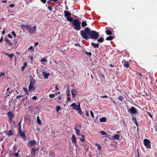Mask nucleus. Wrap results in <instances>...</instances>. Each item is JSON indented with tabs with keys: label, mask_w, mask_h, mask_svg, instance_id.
I'll use <instances>...</instances> for the list:
<instances>
[{
	"label": "nucleus",
	"mask_w": 157,
	"mask_h": 157,
	"mask_svg": "<svg viewBox=\"0 0 157 157\" xmlns=\"http://www.w3.org/2000/svg\"><path fill=\"white\" fill-rule=\"evenodd\" d=\"M90 30V29L88 27L86 28L84 30H81L80 33L82 38L86 40L89 39Z\"/></svg>",
	"instance_id": "1"
},
{
	"label": "nucleus",
	"mask_w": 157,
	"mask_h": 157,
	"mask_svg": "<svg viewBox=\"0 0 157 157\" xmlns=\"http://www.w3.org/2000/svg\"><path fill=\"white\" fill-rule=\"evenodd\" d=\"M73 28L76 30H79L81 29V22L77 19H74L71 22Z\"/></svg>",
	"instance_id": "2"
},
{
	"label": "nucleus",
	"mask_w": 157,
	"mask_h": 157,
	"mask_svg": "<svg viewBox=\"0 0 157 157\" xmlns=\"http://www.w3.org/2000/svg\"><path fill=\"white\" fill-rule=\"evenodd\" d=\"M99 36L98 34L96 32L93 30L90 31V37L91 39L97 40Z\"/></svg>",
	"instance_id": "3"
},
{
	"label": "nucleus",
	"mask_w": 157,
	"mask_h": 157,
	"mask_svg": "<svg viewBox=\"0 0 157 157\" xmlns=\"http://www.w3.org/2000/svg\"><path fill=\"white\" fill-rule=\"evenodd\" d=\"M35 82V81L34 79H32L31 80L29 87V90L30 92L32 91L35 89L34 86Z\"/></svg>",
	"instance_id": "4"
},
{
	"label": "nucleus",
	"mask_w": 157,
	"mask_h": 157,
	"mask_svg": "<svg viewBox=\"0 0 157 157\" xmlns=\"http://www.w3.org/2000/svg\"><path fill=\"white\" fill-rule=\"evenodd\" d=\"M27 29L29 32L30 33H34V31H35L36 29V25L34 26L33 27H31V25H29V26L27 27Z\"/></svg>",
	"instance_id": "5"
},
{
	"label": "nucleus",
	"mask_w": 157,
	"mask_h": 157,
	"mask_svg": "<svg viewBox=\"0 0 157 157\" xmlns=\"http://www.w3.org/2000/svg\"><path fill=\"white\" fill-rule=\"evenodd\" d=\"M128 111L131 114L132 113L135 114H138L137 110L134 107H132L130 109H128Z\"/></svg>",
	"instance_id": "6"
},
{
	"label": "nucleus",
	"mask_w": 157,
	"mask_h": 157,
	"mask_svg": "<svg viewBox=\"0 0 157 157\" xmlns=\"http://www.w3.org/2000/svg\"><path fill=\"white\" fill-rule=\"evenodd\" d=\"M144 144L147 148H150V141L146 139H144Z\"/></svg>",
	"instance_id": "7"
},
{
	"label": "nucleus",
	"mask_w": 157,
	"mask_h": 157,
	"mask_svg": "<svg viewBox=\"0 0 157 157\" xmlns=\"http://www.w3.org/2000/svg\"><path fill=\"white\" fill-rule=\"evenodd\" d=\"M72 106L73 107V109H75L77 110H78L79 109H80V103L77 105L75 103H73L70 105V107Z\"/></svg>",
	"instance_id": "8"
},
{
	"label": "nucleus",
	"mask_w": 157,
	"mask_h": 157,
	"mask_svg": "<svg viewBox=\"0 0 157 157\" xmlns=\"http://www.w3.org/2000/svg\"><path fill=\"white\" fill-rule=\"evenodd\" d=\"M39 149V148L38 147L36 149H34L33 148H32V150L31 151V157H34L36 155V151Z\"/></svg>",
	"instance_id": "9"
},
{
	"label": "nucleus",
	"mask_w": 157,
	"mask_h": 157,
	"mask_svg": "<svg viewBox=\"0 0 157 157\" xmlns=\"http://www.w3.org/2000/svg\"><path fill=\"white\" fill-rule=\"evenodd\" d=\"M36 141L35 140H31L28 143V145L29 147H32L36 144Z\"/></svg>",
	"instance_id": "10"
},
{
	"label": "nucleus",
	"mask_w": 157,
	"mask_h": 157,
	"mask_svg": "<svg viewBox=\"0 0 157 157\" xmlns=\"http://www.w3.org/2000/svg\"><path fill=\"white\" fill-rule=\"evenodd\" d=\"M14 131L12 129L9 131H5V133L8 136H10L12 135Z\"/></svg>",
	"instance_id": "11"
},
{
	"label": "nucleus",
	"mask_w": 157,
	"mask_h": 157,
	"mask_svg": "<svg viewBox=\"0 0 157 157\" xmlns=\"http://www.w3.org/2000/svg\"><path fill=\"white\" fill-rule=\"evenodd\" d=\"M71 140L72 142L75 144L76 146V147L77 146V144L76 142V137L74 134L72 135V137L71 138Z\"/></svg>",
	"instance_id": "12"
},
{
	"label": "nucleus",
	"mask_w": 157,
	"mask_h": 157,
	"mask_svg": "<svg viewBox=\"0 0 157 157\" xmlns=\"http://www.w3.org/2000/svg\"><path fill=\"white\" fill-rule=\"evenodd\" d=\"M19 130L18 135L19 136H21V137L23 139L25 138V136L24 132L21 131V129Z\"/></svg>",
	"instance_id": "13"
},
{
	"label": "nucleus",
	"mask_w": 157,
	"mask_h": 157,
	"mask_svg": "<svg viewBox=\"0 0 157 157\" xmlns=\"http://www.w3.org/2000/svg\"><path fill=\"white\" fill-rule=\"evenodd\" d=\"M72 97L75 98L77 94V91L74 89H72L71 91Z\"/></svg>",
	"instance_id": "14"
},
{
	"label": "nucleus",
	"mask_w": 157,
	"mask_h": 157,
	"mask_svg": "<svg viewBox=\"0 0 157 157\" xmlns=\"http://www.w3.org/2000/svg\"><path fill=\"white\" fill-rule=\"evenodd\" d=\"M64 16L66 17H71V13L67 10L64 11Z\"/></svg>",
	"instance_id": "15"
},
{
	"label": "nucleus",
	"mask_w": 157,
	"mask_h": 157,
	"mask_svg": "<svg viewBox=\"0 0 157 157\" xmlns=\"http://www.w3.org/2000/svg\"><path fill=\"white\" fill-rule=\"evenodd\" d=\"M42 74L44 78L46 79H47L48 78L50 74L49 73H47L45 72H43Z\"/></svg>",
	"instance_id": "16"
},
{
	"label": "nucleus",
	"mask_w": 157,
	"mask_h": 157,
	"mask_svg": "<svg viewBox=\"0 0 157 157\" xmlns=\"http://www.w3.org/2000/svg\"><path fill=\"white\" fill-rule=\"evenodd\" d=\"M7 115L8 116L9 118H13L14 117V115L13 113L10 112H8Z\"/></svg>",
	"instance_id": "17"
},
{
	"label": "nucleus",
	"mask_w": 157,
	"mask_h": 157,
	"mask_svg": "<svg viewBox=\"0 0 157 157\" xmlns=\"http://www.w3.org/2000/svg\"><path fill=\"white\" fill-rule=\"evenodd\" d=\"M4 41L6 42L10 46L12 45V43L11 41L9 40L7 38L4 39Z\"/></svg>",
	"instance_id": "18"
},
{
	"label": "nucleus",
	"mask_w": 157,
	"mask_h": 157,
	"mask_svg": "<svg viewBox=\"0 0 157 157\" xmlns=\"http://www.w3.org/2000/svg\"><path fill=\"white\" fill-rule=\"evenodd\" d=\"M4 54L9 56L11 59L14 56V55L13 53H11L10 54H9L8 53H6Z\"/></svg>",
	"instance_id": "19"
},
{
	"label": "nucleus",
	"mask_w": 157,
	"mask_h": 157,
	"mask_svg": "<svg viewBox=\"0 0 157 157\" xmlns=\"http://www.w3.org/2000/svg\"><path fill=\"white\" fill-rule=\"evenodd\" d=\"M75 132H76V133L77 136H80L81 135L80 134V130L76 128H75Z\"/></svg>",
	"instance_id": "20"
},
{
	"label": "nucleus",
	"mask_w": 157,
	"mask_h": 157,
	"mask_svg": "<svg viewBox=\"0 0 157 157\" xmlns=\"http://www.w3.org/2000/svg\"><path fill=\"white\" fill-rule=\"evenodd\" d=\"M29 25H22L21 26V28H22L23 30L25 29V28L27 29V26H29Z\"/></svg>",
	"instance_id": "21"
},
{
	"label": "nucleus",
	"mask_w": 157,
	"mask_h": 157,
	"mask_svg": "<svg viewBox=\"0 0 157 157\" xmlns=\"http://www.w3.org/2000/svg\"><path fill=\"white\" fill-rule=\"evenodd\" d=\"M91 45L93 46L94 48H98V43L95 44L94 43H91Z\"/></svg>",
	"instance_id": "22"
},
{
	"label": "nucleus",
	"mask_w": 157,
	"mask_h": 157,
	"mask_svg": "<svg viewBox=\"0 0 157 157\" xmlns=\"http://www.w3.org/2000/svg\"><path fill=\"white\" fill-rule=\"evenodd\" d=\"M66 93L67 96H70V91H69V88L68 86L67 87L66 91Z\"/></svg>",
	"instance_id": "23"
},
{
	"label": "nucleus",
	"mask_w": 157,
	"mask_h": 157,
	"mask_svg": "<svg viewBox=\"0 0 157 157\" xmlns=\"http://www.w3.org/2000/svg\"><path fill=\"white\" fill-rule=\"evenodd\" d=\"M86 22V21H82V22L81 25L82 27H85L87 25V24Z\"/></svg>",
	"instance_id": "24"
},
{
	"label": "nucleus",
	"mask_w": 157,
	"mask_h": 157,
	"mask_svg": "<svg viewBox=\"0 0 157 157\" xmlns=\"http://www.w3.org/2000/svg\"><path fill=\"white\" fill-rule=\"evenodd\" d=\"M118 100H119L120 101H124V99L123 97L122 96L120 95L119 97L118 98Z\"/></svg>",
	"instance_id": "25"
},
{
	"label": "nucleus",
	"mask_w": 157,
	"mask_h": 157,
	"mask_svg": "<svg viewBox=\"0 0 157 157\" xmlns=\"http://www.w3.org/2000/svg\"><path fill=\"white\" fill-rule=\"evenodd\" d=\"M113 137L114 139L119 140L120 138V135L117 134L115 135Z\"/></svg>",
	"instance_id": "26"
},
{
	"label": "nucleus",
	"mask_w": 157,
	"mask_h": 157,
	"mask_svg": "<svg viewBox=\"0 0 157 157\" xmlns=\"http://www.w3.org/2000/svg\"><path fill=\"white\" fill-rule=\"evenodd\" d=\"M100 121L101 122H106V118L105 117H102L100 119Z\"/></svg>",
	"instance_id": "27"
},
{
	"label": "nucleus",
	"mask_w": 157,
	"mask_h": 157,
	"mask_svg": "<svg viewBox=\"0 0 157 157\" xmlns=\"http://www.w3.org/2000/svg\"><path fill=\"white\" fill-rule=\"evenodd\" d=\"M67 20L69 21H72L73 20V18L71 17H67Z\"/></svg>",
	"instance_id": "28"
},
{
	"label": "nucleus",
	"mask_w": 157,
	"mask_h": 157,
	"mask_svg": "<svg viewBox=\"0 0 157 157\" xmlns=\"http://www.w3.org/2000/svg\"><path fill=\"white\" fill-rule=\"evenodd\" d=\"M80 136H81V137L80 138V140L82 142H83L84 141V136L83 135H81Z\"/></svg>",
	"instance_id": "29"
},
{
	"label": "nucleus",
	"mask_w": 157,
	"mask_h": 157,
	"mask_svg": "<svg viewBox=\"0 0 157 157\" xmlns=\"http://www.w3.org/2000/svg\"><path fill=\"white\" fill-rule=\"evenodd\" d=\"M113 39V37L112 36H109L107 37L106 40H111Z\"/></svg>",
	"instance_id": "30"
},
{
	"label": "nucleus",
	"mask_w": 157,
	"mask_h": 157,
	"mask_svg": "<svg viewBox=\"0 0 157 157\" xmlns=\"http://www.w3.org/2000/svg\"><path fill=\"white\" fill-rule=\"evenodd\" d=\"M98 41L100 43L104 41V39L103 38H100L98 40Z\"/></svg>",
	"instance_id": "31"
},
{
	"label": "nucleus",
	"mask_w": 157,
	"mask_h": 157,
	"mask_svg": "<svg viewBox=\"0 0 157 157\" xmlns=\"http://www.w3.org/2000/svg\"><path fill=\"white\" fill-rule=\"evenodd\" d=\"M37 122L40 125L41 124V121L40 119H39V117H37Z\"/></svg>",
	"instance_id": "32"
},
{
	"label": "nucleus",
	"mask_w": 157,
	"mask_h": 157,
	"mask_svg": "<svg viewBox=\"0 0 157 157\" xmlns=\"http://www.w3.org/2000/svg\"><path fill=\"white\" fill-rule=\"evenodd\" d=\"M106 33L108 35H111L112 34V32L109 30L106 31Z\"/></svg>",
	"instance_id": "33"
},
{
	"label": "nucleus",
	"mask_w": 157,
	"mask_h": 157,
	"mask_svg": "<svg viewBox=\"0 0 157 157\" xmlns=\"http://www.w3.org/2000/svg\"><path fill=\"white\" fill-rule=\"evenodd\" d=\"M129 66V63L127 62H125L124 63V66L127 67H128Z\"/></svg>",
	"instance_id": "34"
},
{
	"label": "nucleus",
	"mask_w": 157,
	"mask_h": 157,
	"mask_svg": "<svg viewBox=\"0 0 157 157\" xmlns=\"http://www.w3.org/2000/svg\"><path fill=\"white\" fill-rule=\"evenodd\" d=\"M100 133L101 134V135H106L107 134L106 132L104 131H101L100 132Z\"/></svg>",
	"instance_id": "35"
},
{
	"label": "nucleus",
	"mask_w": 157,
	"mask_h": 157,
	"mask_svg": "<svg viewBox=\"0 0 157 157\" xmlns=\"http://www.w3.org/2000/svg\"><path fill=\"white\" fill-rule=\"evenodd\" d=\"M85 53L86 54L89 56H91L92 55V53L91 52H87L85 51Z\"/></svg>",
	"instance_id": "36"
},
{
	"label": "nucleus",
	"mask_w": 157,
	"mask_h": 157,
	"mask_svg": "<svg viewBox=\"0 0 157 157\" xmlns=\"http://www.w3.org/2000/svg\"><path fill=\"white\" fill-rule=\"evenodd\" d=\"M47 61V60L45 58H43L41 60L42 63H43L42 62H46Z\"/></svg>",
	"instance_id": "37"
},
{
	"label": "nucleus",
	"mask_w": 157,
	"mask_h": 157,
	"mask_svg": "<svg viewBox=\"0 0 157 157\" xmlns=\"http://www.w3.org/2000/svg\"><path fill=\"white\" fill-rule=\"evenodd\" d=\"M55 96V94H50L49 95V97L50 98H54Z\"/></svg>",
	"instance_id": "38"
},
{
	"label": "nucleus",
	"mask_w": 157,
	"mask_h": 157,
	"mask_svg": "<svg viewBox=\"0 0 157 157\" xmlns=\"http://www.w3.org/2000/svg\"><path fill=\"white\" fill-rule=\"evenodd\" d=\"M78 112L79 113V114L80 115H82L83 114V112H82V111L81 110V108L80 109H79L78 110Z\"/></svg>",
	"instance_id": "39"
},
{
	"label": "nucleus",
	"mask_w": 157,
	"mask_h": 157,
	"mask_svg": "<svg viewBox=\"0 0 157 157\" xmlns=\"http://www.w3.org/2000/svg\"><path fill=\"white\" fill-rule=\"evenodd\" d=\"M34 48H33V47L32 46H30L29 48H28V50H32V52H33L34 51Z\"/></svg>",
	"instance_id": "40"
},
{
	"label": "nucleus",
	"mask_w": 157,
	"mask_h": 157,
	"mask_svg": "<svg viewBox=\"0 0 157 157\" xmlns=\"http://www.w3.org/2000/svg\"><path fill=\"white\" fill-rule=\"evenodd\" d=\"M21 121H20L18 123V130H19L21 129Z\"/></svg>",
	"instance_id": "41"
},
{
	"label": "nucleus",
	"mask_w": 157,
	"mask_h": 157,
	"mask_svg": "<svg viewBox=\"0 0 157 157\" xmlns=\"http://www.w3.org/2000/svg\"><path fill=\"white\" fill-rule=\"evenodd\" d=\"M11 33L13 35V36H14V38H15L16 36V34L15 32L13 31H12V32Z\"/></svg>",
	"instance_id": "42"
},
{
	"label": "nucleus",
	"mask_w": 157,
	"mask_h": 157,
	"mask_svg": "<svg viewBox=\"0 0 157 157\" xmlns=\"http://www.w3.org/2000/svg\"><path fill=\"white\" fill-rule=\"evenodd\" d=\"M60 108H61L59 106H58L56 107V110L57 113H58V112L59 111L60 109Z\"/></svg>",
	"instance_id": "43"
},
{
	"label": "nucleus",
	"mask_w": 157,
	"mask_h": 157,
	"mask_svg": "<svg viewBox=\"0 0 157 157\" xmlns=\"http://www.w3.org/2000/svg\"><path fill=\"white\" fill-rule=\"evenodd\" d=\"M17 149V147L16 146H15L13 147V151L14 152H15Z\"/></svg>",
	"instance_id": "44"
},
{
	"label": "nucleus",
	"mask_w": 157,
	"mask_h": 157,
	"mask_svg": "<svg viewBox=\"0 0 157 157\" xmlns=\"http://www.w3.org/2000/svg\"><path fill=\"white\" fill-rule=\"evenodd\" d=\"M90 114H91V117L93 118H94V116L93 112H92V111H90Z\"/></svg>",
	"instance_id": "45"
},
{
	"label": "nucleus",
	"mask_w": 157,
	"mask_h": 157,
	"mask_svg": "<svg viewBox=\"0 0 157 157\" xmlns=\"http://www.w3.org/2000/svg\"><path fill=\"white\" fill-rule=\"evenodd\" d=\"M19 155V154L18 152L16 153H15L14 154V155L16 157H19V156H18Z\"/></svg>",
	"instance_id": "46"
},
{
	"label": "nucleus",
	"mask_w": 157,
	"mask_h": 157,
	"mask_svg": "<svg viewBox=\"0 0 157 157\" xmlns=\"http://www.w3.org/2000/svg\"><path fill=\"white\" fill-rule=\"evenodd\" d=\"M23 96V95H18L16 97V98L17 99H19V98L22 97Z\"/></svg>",
	"instance_id": "47"
},
{
	"label": "nucleus",
	"mask_w": 157,
	"mask_h": 157,
	"mask_svg": "<svg viewBox=\"0 0 157 157\" xmlns=\"http://www.w3.org/2000/svg\"><path fill=\"white\" fill-rule=\"evenodd\" d=\"M48 9L50 11H51L52 9V6H49L48 7Z\"/></svg>",
	"instance_id": "48"
},
{
	"label": "nucleus",
	"mask_w": 157,
	"mask_h": 157,
	"mask_svg": "<svg viewBox=\"0 0 157 157\" xmlns=\"http://www.w3.org/2000/svg\"><path fill=\"white\" fill-rule=\"evenodd\" d=\"M67 101H71V98H70V97H67Z\"/></svg>",
	"instance_id": "49"
},
{
	"label": "nucleus",
	"mask_w": 157,
	"mask_h": 157,
	"mask_svg": "<svg viewBox=\"0 0 157 157\" xmlns=\"http://www.w3.org/2000/svg\"><path fill=\"white\" fill-rule=\"evenodd\" d=\"M0 78L3 75L5 74V73L4 72H1L0 73Z\"/></svg>",
	"instance_id": "50"
},
{
	"label": "nucleus",
	"mask_w": 157,
	"mask_h": 157,
	"mask_svg": "<svg viewBox=\"0 0 157 157\" xmlns=\"http://www.w3.org/2000/svg\"><path fill=\"white\" fill-rule=\"evenodd\" d=\"M8 37L10 38V39H12V36H11V35L10 34H8Z\"/></svg>",
	"instance_id": "51"
},
{
	"label": "nucleus",
	"mask_w": 157,
	"mask_h": 157,
	"mask_svg": "<svg viewBox=\"0 0 157 157\" xmlns=\"http://www.w3.org/2000/svg\"><path fill=\"white\" fill-rule=\"evenodd\" d=\"M5 28L3 30V31L2 32V35H4V34L5 33Z\"/></svg>",
	"instance_id": "52"
},
{
	"label": "nucleus",
	"mask_w": 157,
	"mask_h": 157,
	"mask_svg": "<svg viewBox=\"0 0 157 157\" xmlns=\"http://www.w3.org/2000/svg\"><path fill=\"white\" fill-rule=\"evenodd\" d=\"M32 98L33 100H36L37 99V97L36 96H34Z\"/></svg>",
	"instance_id": "53"
},
{
	"label": "nucleus",
	"mask_w": 157,
	"mask_h": 157,
	"mask_svg": "<svg viewBox=\"0 0 157 157\" xmlns=\"http://www.w3.org/2000/svg\"><path fill=\"white\" fill-rule=\"evenodd\" d=\"M98 148L99 150H101V147L99 145H98Z\"/></svg>",
	"instance_id": "54"
},
{
	"label": "nucleus",
	"mask_w": 157,
	"mask_h": 157,
	"mask_svg": "<svg viewBox=\"0 0 157 157\" xmlns=\"http://www.w3.org/2000/svg\"><path fill=\"white\" fill-rule=\"evenodd\" d=\"M12 119L13 118H9V122L10 123H11L12 122Z\"/></svg>",
	"instance_id": "55"
},
{
	"label": "nucleus",
	"mask_w": 157,
	"mask_h": 157,
	"mask_svg": "<svg viewBox=\"0 0 157 157\" xmlns=\"http://www.w3.org/2000/svg\"><path fill=\"white\" fill-rule=\"evenodd\" d=\"M23 89L26 93L28 91L27 90L26 88H23Z\"/></svg>",
	"instance_id": "56"
},
{
	"label": "nucleus",
	"mask_w": 157,
	"mask_h": 157,
	"mask_svg": "<svg viewBox=\"0 0 157 157\" xmlns=\"http://www.w3.org/2000/svg\"><path fill=\"white\" fill-rule=\"evenodd\" d=\"M86 115L87 117L89 116V112L87 111H86Z\"/></svg>",
	"instance_id": "57"
},
{
	"label": "nucleus",
	"mask_w": 157,
	"mask_h": 157,
	"mask_svg": "<svg viewBox=\"0 0 157 157\" xmlns=\"http://www.w3.org/2000/svg\"><path fill=\"white\" fill-rule=\"evenodd\" d=\"M16 54L17 55H19L20 56H21V52H16Z\"/></svg>",
	"instance_id": "58"
},
{
	"label": "nucleus",
	"mask_w": 157,
	"mask_h": 157,
	"mask_svg": "<svg viewBox=\"0 0 157 157\" xmlns=\"http://www.w3.org/2000/svg\"><path fill=\"white\" fill-rule=\"evenodd\" d=\"M101 98H108L107 96L106 95H105V96H101Z\"/></svg>",
	"instance_id": "59"
},
{
	"label": "nucleus",
	"mask_w": 157,
	"mask_h": 157,
	"mask_svg": "<svg viewBox=\"0 0 157 157\" xmlns=\"http://www.w3.org/2000/svg\"><path fill=\"white\" fill-rule=\"evenodd\" d=\"M10 6L11 8H13V7L14 6V5H13V4H10Z\"/></svg>",
	"instance_id": "60"
},
{
	"label": "nucleus",
	"mask_w": 157,
	"mask_h": 157,
	"mask_svg": "<svg viewBox=\"0 0 157 157\" xmlns=\"http://www.w3.org/2000/svg\"><path fill=\"white\" fill-rule=\"evenodd\" d=\"M135 123L136 124V125L137 126H138V123L137 121H135Z\"/></svg>",
	"instance_id": "61"
},
{
	"label": "nucleus",
	"mask_w": 157,
	"mask_h": 157,
	"mask_svg": "<svg viewBox=\"0 0 157 157\" xmlns=\"http://www.w3.org/2000/svg\"><path fill=\"white\" fill-rule=\"evenodd\" d=\"M25 67L24 66L22 67H21V70H22V71L24 70L25 68Z\"/></svg>",
	"instance_id": "62"
},
{
	"label": "nucleus",
	"mask_w": 157,
	"mask_h": 157,
	"mask_svg": "<svg viewBox=\"0 0 157 157\" xmlns=\"http://www.w3.org/2000/svg\"><path fill=\"white\" fill-rule=\"evenodd\" d=\"M42 2L45 3L46 2V0H41Z\"/></svg>",
	"instance_id": "63"
},
{
	"label": "nucleus",
	"mask_w": 157,
	"mask_h": 157,
	"mask_svg": "<svg viewBox=\"0 0 157 157\" xmlns=\"http://www.w3.org/2000/svg\"><path fill=\"white\" fill-rule=\"evenodd\" d=\"M39 44L38 42H36L35 43V46H36L37 45H38Z\"/></svg>",
	"instance_id": "64"
}]
</instances>
